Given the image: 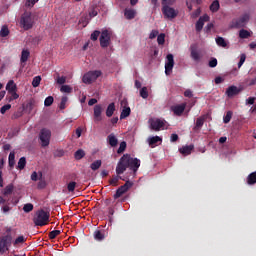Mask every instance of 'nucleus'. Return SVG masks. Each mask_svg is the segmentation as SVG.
<instances>
[{
    "mask_svg": "<svg viewBox=\"0 0 256 256\" xmlns=\"http://www.w3.org/2000/svg\"><path fill=\"white\" fill-rule=\"evenodd\" d=\"M127 167H129V169H131V171H133L134 173H137V169L141 167V160L137 158H133L129 154H124L120 158L116 166L117 175H123V173L127 171Z\"/></svg>",
    "mask_w": 256,
    "mask_h": 256,
    "instance_id": "nucleus-1",
    "label": "nucleus"
},
{
    "mask_svg": "<svg viewBox=\"0 0 256 256\" xmlns=\"http://www.w3.org/2000/svg\"><path fill=\"white\" fill-rule=\"evenodd\" d=\"M49 217V212H46L45 210H39L36 212L34 216V224L37 225L38 227H43L47 225V223H49Z\"/></svg>",
    "mask_w": 256,
    "mask_h": 256,
    "instance_id": "nucleus-2",
    "label": "nucleus"
},
{
    "mask_svg": "<svg viewBox=\"0 0 256 256\" xmlns=\"http://www.w3.org/2000/svg\"><path fill=\"white\" fill-rule=\"evenodd\" d=\"M20 25L25 31H29L35 25V16L31 12H25L21 16Z\"/></svg>",
    "mask_w": 256,
    "mask_h": 256,
    "instance_id": "nucleus-3",
    "label": "nucleus"
},
{
    "mask_svg": "<svg viewBox=\"0 0 256 256\" xmlns=\"http://www.w3.org/2000/svg\"><path fill=\"white\" fill-rule=\"evenodd\" d=\"M113 36V31L110 29H103L100 34V47L103 49L111 45V37Z\"/></svg>",
    "mask_w": 256,
    "mask_h": 256,
    "instance_id": "nucleus-4",
    "label": "nucleus"
},
{
    "mask_svg": "<svg viewBox=\"0 0 256 256\" xmlns=\"http://www.w3.org/2000/svg\"><path fill=\"white\" fill-rule=\"evenodd\" d=\"M149 124H150V128L153 131H163V130L167 129V127H168L167 121H165L164 119H159V118H151L149 120Z\"/></svg>",
    "mask_w": 256,
    "mask_h": 256,
    "instance_id": "nucleus-5",
    "label": "nucleus"
},
{
    "mask_svg": "<svg viewBox=\"0 0 256 256\" xmlns=\"http://www.w3.org/2000/svg\"><path fill=\"white\" fill-rule=\"evenodd\" d=\"M101 77V71L95 70V71H89L86 74H84L82 81L86 85H91V83H94V81H97Z\"/></svg>",
    "mask_w": 256,
    "mask_h": 256,
    "instance_id": "nucleus-6",
    "label": "nucleus"
},
{
    "mask_svg": "<svg viewBox=\"0 0 256 256\" xmlns=\"http://www.w3.org/2000/svg\"><path fill=\"white\" fill-rule=\"evenodd\" d=\"M162 5H163L162 13L166 19H175V17H177L179 12L175 10V8L169 6L173 4H162Z\"/></svg>",
    "mask_w": 256,
    "mask_h": 256,
    "instance_id": "nucleus-7",
    "label": "nucleus"
},
{
    "mask_svg": "<svg viewBox=\"0 0 256 256\" xmlns=\"http://www.w3.org/2000/svg\"><path fill=\"white\" fill-rule=\"evenodd\" d=\"M39 139L42 147H48L51 141V130L44 128L40 131Z\"/></svg>",
    "mask_w": 256,
    "mask_h": 256,
    "instance_id": "nucleus-8",
    "label": "nucleus"
},
{
    "mask_svg": "<svg viewBox=\"0 0 256 256\" xmlns=\"http://www.w3.org/2000/svg\"><path fill=\"white\" fill-rule=\"evenodd\" d=\"M13 238L11 235H6L0 238V253L3 254L5 251H9Z\"/></svg>",
    "mask_w": 256,
    "mask_h": 256,
    "instance_id": "nucleus-9",
    "label": "nucleus"
},
{
    "mask_svg": "<svg viewBox=\"0 0 256 256\" xmlns=\"http://www.w3.org/2000/svg\"><path fill=\"white\" fill-rule=\"evenodd\" d=\"M133 187V182L127 181L123 186L119 187L114 194V199H119V197L125 195Z\"/></svg>",
    "mask_w": 256,
    "mask_h": 256,
    "instance_id": "nucleus-10",
    "label": "nucleus"
},
{
    "mask_svg": "<svg viewBox=\"0 0 256 256\" xmlns=\"http://www.w3.org/2000/svg\"><path fill=\"white\" fill-rule=\"evenodd\" d=\"M173 67H175V60L173 58V54H168L166 56V62H165V74L171 75V72L173 71Z\"/></svg>",
    "mask_w": 256,
    "mask_h": 256,
    "instance_id": "nucleus-11",
    "label": "nucleus"
},
{
    "mask_svg": "<svg viewBox=\"0 0 256 256\" xmlns=\"http://www.w3.org/2000/svg\"><path fill=\"white\" fill-rule=\"evenodd\" d=\"M190 56H191V59H193V61H195L196 63H199V61L203 59V54H201V51H199L197 49V46L195 45H192L190 47Z\"/></svg>",
    "mask_w": 256,
    "mask_h": 256,
    "instance_id": "nucleus-12",
    "label": "nucleus"
},
{
    "mask_svg": "<svg viewBox=\"0 0 256 256\" xmlns=\"http://www.w3.org/2000/svg\"><path fill=\"white\" fill-rule=\"evenodd\" d=\"M249 19V14L242 15L234 22V27H237L238 29H240L241 27H245V25L249 23Z\"/></svg>",
    "mask_w": 256,
    "mask_h": 256,
    "instance_id": "nucleus-13",
    "label": "nucleus"
},
{
    "mask_svg": "<svg viewBox=\"0 0 256 256\" xmlns=\"http://www.w3.org/2000/svg\"><path fill=\"white\" fill-rule=\"evenodd\" d=\"M121 107H123L122 112L120 114V119H126V117H129L131 115V108L127 106V100L123 99L120 102Z\"/></svg>",
    "mask_w": 256,
    "mask_h": 256,
    "instance_id": "nucleus-14",
    "label": "nucleus"
},
{
    "mask_svg": "<svg viewBox=\"0 0 256 256\" xmlns=\"http://www.w3.org/2000/svg\"><path fill=\"white\" fill-rule=\"evenodd\" d=\"M210 17L207 14H204L199 18V20L196 22V31L199 33L200 31L203 30V27L205 23L209 21Z\"/></svg>",
    "mask_w": 256,
    "mask_h": 256,
    "instance_id": "nucleus-15",
    "label": "nucleus"
},
{
    "mask_svg": "<svg viewBox=\"0 0 256 256\" xmlns=\"http://www.w3.org/2000/svg\"><path fill=\"white\" fill-rule=\"evenodd\" d=\"M185 107H187L186 104L172 106L171 111H173L174 115H177L178 117H180V115H183V112L185 111Z\"/></svg>",
    "mask_w": 256,
    "mask_h": 256,
    "instance_id": "nucleus-16",
    "label": "nucleus"
},
{
    "mask_svg": "<svg viewBox=\"0 0 256 256\" xmlns=\"http://www.w3.org/2000/svg\"><path fill=\"white\" fill-rule=\"evenodd\" d=\"M137 15V10L133 8H126L124 10V17L128 20L135 19V16Z\"/></svg>",
    "mask_w": 256,
    "mask_h": 256,
    "instance_id": "nucleus-17",
    "label": "nucleus"
},
{
    "mask_svg": "<svg viewBox=\"0 0 256 256\" xmlns=\"http://www.w3.org/2000/svg\"><path fill=\"white\" fill-rule=\"evenodd\" d=\"M101 113H103V107H101V105H96L94 107V119H95V121H102L103 117H101Z\"/></svg>",
    "mask_w": 256,
    "mask_h": 256,
    "instance_id": "nucleus-18",
    "label": "nucleus"
},
{
    "mask_svg": "<svg viewBox=\"0 0 256 256\" xmlns=\"http://www.w3.org/2000/svg\"><path fill=\"white\" fill-rule=\"evenodd\" d=\"M239 94V88L237 86H230L226 90L227 97H235V95Z\"/></svg>",
    "mask_w": 256,
    "mask_h": 256,
    "instance_id": "nucleus-19",
    "label": "nucleus"
},
{
    "mask_svg": "<svg viewBox=\"0 0 256 256\" xmlns=\"http://www.w3.org/2000/svg\"><path fill=\"white\" fill-rule=\"evenodd\" d=\"M162 141L163 139L159 136H152L148 138V144L150 145V147H155V145L161 143Z\"/></svg>",
    "mask_w": 256,
    "mask_h": 256,
    "instance_id": "nucleus-20",
    "label": "nucleus"
},
{
    "mask_svg": "<svg viewBox=\"0 0 256 256\" xmlns=\"http://www.w3.org/2000/svg\"><path fill=\"white\" fill-rule=\"evenodd\" d=\"M252 35H253V31H251V30L241 29L239 31L240 39H249V37H251Z\"/></svg>",
    "mask_w": 256,
    "mask_h": 256,
    "instance_id": "nucleus-21",
    "label": "nucleus"
},
{
    "mask_svg": "<svg viewBox=\"0 0 256 256\" xmlns=\"http://www.w3.org/2000/svg\"><path fill=\"white\" fill-rule=\"evenodd\" d=\"M107 141L109 143V145L111 147H117V143H119V140L117 139V137L115 136V134H110L108 137H107Z\"/></svg>",
    "mask_w": 256,
    "mask_h": 256,
    "instance_id": "nucleus-22",
    "label": "nucleus"
},
{
    "mask_svg": "<svg viewBox=\"0 0 256 256\" xmlns=\"http://www.w3.org/2000/svg\"><path fill=\"white\" fill-rule=\"evenodd\" d=\"M194 146L193 145H189V146H183L182 148L179 149V152L182 155H191V151H193Z\"/></svg>",
    "mask_w": 256,
    "mask_h": 256,
    "instance_id": "nucleus-23",
    "label": "nucleus"
},
{
    "mask_svg": "<svg viewBox=\"0 0 256 256\" xmlns=\"http://www.w3.org/2000/svg\"><path fill=\"white\" fill-rule=\"evenodd\" d=\"M6 91H8V93H11L13 91H17V84H15V81L10 80L7 85H6Z\"/></svg>",
    "mask_w": 256,
    "mask_h": 256,
    "instance_id": "nucleus-24",
    "label": "nucleus"
},
{
    "mask_svg": "<svg viewBox=\"0 0 256 256\" xmlns=\"http://www.w3.org/2000/svg\"><path fill=\"white\" fill-rule=\"evenodd\" d=\"M114 113H115V103H110L106 109V115L108 117H113Z\"/></svg>",
    "mask_w": 256,
    "mask_h": 256,
    "instance_id": "nucleus-25",
    "label": "nucleus"
},
{
    "mask_svg": "<svg viewBox=\"0 0 256 256\" xmlns=\"http://www.w3.org/2000/svg\"><path fill=\"white\" fill-rule=\"evenodd\" d=\"M221 7V5L219 4V2L217 0H214L211 5H210V11L212 13H217V11H219V8Z\"/></svg>",
    "mask_w": 256,
    "mask_h": 256,
    "instance_id": "nucleus-26",
    "label": "nucleus"
},
{
    "mask_svg": "<svg viewBox=\"0 0 256 256\" xmlns=\"http://www.w3.org/2000/svg\"><path fill=\"white\" fill-rule=\"evenodd\" d=\"M29 55H31L29 50H22L21 58H20L21 63H27V60L29 59Z\"/></svg>",
    "mask_w": 256,
    "mask_h": 256,
    "instance_id": "nucleus-27",
    "label": "nucleus"
},
{
    "mask_svg": "<svg viewBox=\"0 0 256 256\" xmlns=\"http://www.w3.org/2000/svg\"><path fill=\"white\" fill-rule=\"evenodd\" d=\"M247 183H248V185H255V183H256V171L252 172L251 174L248 175Z\"/></svg>",
    "mask_w": 256,
    "mask_h": 256,
    "instance_id": "nucleus-28",
    "label": "nucleus"
},
{
    "mask_svg": "<svg viewBox=\"0 0 256 256\" xmlns=\"http://www.w3.org/2000/svg\"><path fill=\"white\" fill-rule=\"evenodd\" d=\"M26 241L25 236H18L14 242L13 245L14 247H19V245H23V243Z\"/></svg>",
    "mask_w": 256,
    "mask_h": 256,
    "instance_id": "nucleus-29",
    "label": "nucleus"
},
{
    "mask_svg": "<svg viewBox=\"0 0 256 256\" xmlns=\"http://www.w3.org/2000/svg\"><path fill=\"white\" fill-rule=\"evenodd\" d=\"M15 189V186L13 184H8L5 188H4V192L3 195H11V193H13V190Z\"/></svg>",
    "mask_w": 256,
    "mask_h": 256,
    "instance_id": "nucleus-30",
    "label": "nucleus"
},
{
    "mask_svg": "<svg viewBox=\"0 0 256 256\" xmlns=\"http://www.w3.org/2000/svg\"><path fill=\"white\" fill-rule=\"evenodd\" d=\"M27 165V159H25V157H21L18 161V169H20V171H22V169H25V166Z\"/></svg>",
    "mask_w": 256,
    "mask_h": 256,
    "instance_id": "nucleus-31",
    "label": "nucleus"
},
{
    "mask_svg": "<svg viewBox=\"0 0 256 256\" xmlns=\"http://www.w3.org/2000/svg\"><path fill=\"white\" fill-rule=\"evenodd\" d=\"M216 43H217V45H218L219 47H224V48L227 47V45H228L227 41L224 40L223 37H217V38H216Z\"/></svg>",
    "mask_w": 256,
    "mask_h": 256,
    "instance_id": "nucleus-32",
    "label": "nucleus"
},
{
    "mask_svg": "<svg viewBox=\"0 0 256 256\" xmlns=\"http://www.w3.org/2000/svg\"><path fill=\"white\" fill-rule=\"evenodd\" d=\"M9 167H15V152H10L8 157Z\"/></svg>",
    "mask_w": 256,
    "mask_h": 256,
    "instance_id": "nucleus-33",
    "label": "nucleus"
},
{
    "mask_svg": "<svg viewBox=\"0 0 256 256\" xmlns=\"http://www.w3.org/2000/svg\"><path fill=\"white\" fill-rule=\"evenodd\" d=\"M94 238L96 239V241H103L105 239V235L102 234L100 230H97L94 232Z\"/></svg>",
    "mask_w": 256,
    "mask_h": 256,
    "instance_id": "nucleus-34",
    "label": "nucleus"
},
{
    "mask_svg": "<svg viewBox=\"0 0 256 256\" xmlns=\"http://www.w3.org/2000/svg\"><path fill=\"white\" fill-rule=\"evenodd\" d=\"M101 164V160H96L90 165V169H92V171H97V169L101 167Z\"/></svg>",
    "mask_w": 256,
    "mask_h": 256,
    "instance_id": "nucleus-35",
    "label": "nucleus"
},
{
    "mask_svg": "<svg viewBox=\"0 0 256 256\" xmlns=\"http://www.w3.org/2000/svg\"><path fill=\"white\" fill-rule=\"evenodd\" d=\"M204 123H205V117L197 118L195 129H201Z\"/></svg>",
    "mask_w": 256,
    "mask_h": 256,
    "instance_id": "nucleus-36",
    "label": "nucleus"
},
{
    "mask_svg": "<svg viewBox=\"0 0 256 256\" xmlns=\"http://www.w3.org/2000/svg\"><path fill=\"white\" fill-rule=\"evenodd\" d=\"M60 91L61 93H73V88L69 85H62Z\"/></svg>",
    "mask_w": 256,
    "mask_h": 256,
    "instance_id": "nucleus-37",
    "label": "nucleus"
},
{
    "mask_svg": "<svg viewBox=\"0 0 256 256\" xmlns=\"http://www.w3.org/2000/svg\"><path fill=\"white\" fill-rule=\"evenodd\" d=\"M75 159L79 160V159H83L85 157V151L83 150H77L74 154Z\"/></svg>",
    "mask_w": 256,
    "mask_h": 256,
    "instance_id": "nucleus-38",
    "label": "nucleus"
},
{
    "mask_svg": "<svg viewBox=\"0 0 256 256\" xmlns=\"http://www.w3.org/2000/svg\"><path fill=\"white\" fill-rule=\"evenodd\" d=\"M140 97H142V99H147V97H149L147 87H143L142 89H140Z\"/></svg>",
    "mask_w": 256,
    "mask_h": 256,
    "instance_id": "nucleus-39",
    "label": "nucleus"
},
{
    "mask_svg": "<svg viewBox=\"0 0 256 256\" xmlns=\"http://www.w3.org/2000/svg\"><path fill=\"white\" fill-rule=\"evenodd\" d=\"M9 35V28L7 26H2L0 30V37H7Z\"/></svg>",
    "mask_w": 256,
    "mask_h": 256,
    "instance_id": "nucleus-40",
    "label": "nucleus"
},
{
    "mask_svg": "<svg viewBox=\"0 0 256 256\" xmlns=\"http://www.w3.org/2000/svg\"><path fill=\"white\" fill-rule=\"evenodd\" d=\"M32 210H33V204L31 203H27L23 206L24 213H31Z\"/></svg>",
    "mask_w": 256,
    "mask_h": 256,
    "instance_id": "nucleus-41",
    "label": "nucleus"
},
{
    "mask_svg": "<svg viewBox=\"0 0 256 256\" xmlns=\"http://www.w3.org/2000/svg\"><path fill=\"white\" fill-rule=\"evenodd\" d=\"M67 82V77L65 76H58L56 78V83H58V85H65V83Z\"/></svg>",
    "mask_w": 256,
    "mask_h": 256,
    "instance_id": "nucleus-42",
    "label": "nucleus"
},
{
    "mask_svg": "<svg viewBox=\"0 0 256 256\" xmlns=\"http://www.w3.org/2000/svg\"><path fill=\"white\" fill-rule=\"evenodd\" d=\"M158 45H165V34H159L157 37Z\"/></svg>",
    "mask_w": 256,
    "mask_h": 256,
    "instance_id": "nucleus-43",
    "label": "nucleus"
},
{
    "mask_svg": "<svg viewBox=\"0 0 256 256\" xmlns=\"http://www.w3.org/2000/svg\"><path fill=\"white\" fill-rule=\"evenodd\" d=\"M232 117H233V112L228 111L223 118L224 123H229Z\"/></svg>",
    "mask_w": 256,
    "mask_h": 256,
    "instance_id": "nucleus-44",
    "label": "nucleus"
},
{
    "mask_svg": "<svg viewBox=\"0 0 256 256\" xmlns=\"http://www.w3.org/2000/svg\"><path fill=\"white\" fill-rule=\"evenodd\" d=\"M125 149H127V142L123 141L120 143L117 153L121 154L123 151H125Z\"/></svg>",
    "mask_w": 256,
    "mask_h": 256,
    "instance_id": "nucleus-45",
    "label": "nucleus"
},
{
    "mask_svg": "<svg viewBox=\"0 0 256 256\" xmlns=\"http://www.w3.org/2000/svg\"><path fill=\"white\" fill-rule=\"evenodd\" d=\"M8 93L9 95H11L9 101H15V99H19V94H17V90Z\"/></svg>",
    "mask_w": 256,
    "mask_h": 256,
    "instance_id": "nucleus-46",
    "label": "nucleus"
},
{
    "mask_svg": "<svg viewBox=\"0 0 256 256\" xmlns=\"http://www.w3.org/2000/svg\"><path fill=\"white\" fill-rule=\"evenodd\" d=\"M45 107H51L53 105V96H48L44 101Z\"/></svg>",
    "mask_w": 256,
    "mask_h": 256,
    "instance_id": "nucleus-47",
    "label": "nucleus"
},
{
    "mask_svg": "<svg viewBox=\"0 0 256 256\" xmlns=\"http://www.w3.org/2000/svg\"><path fill=\"white\" fill-rule=\"evenodd\" d=\"M40 84H41V76L34 77L32 81V86L37 87Z\"/></svg>",
    "mask_w": 256,
    "mask_h": 256,
    "instance_id": "nucleus-48",
    "label": "nucleus"
},
{
    "mask_svg": "<svg viewBox=\"0 0 256 256\" xmlns=\"http://www.w3.org/2000/svg\"><path fill=\"white\" fill-rule=\"evenodd\" d=\"M246 59H247V56L245 54L240 55V61L238 62V69H241V67H243V63H245Z\"/></svg>",
    "mask_w": 256,
    "mask_h": 256,
    "instance_id": "nucleus-49",
    "label": "nucleus"
},
{
    "mask_svg": "<svg viewBox=\"0 0 256 256\" xmlns=\"http://www.w3.org/2000/svg\"><path fill=\"white\" fill-rule=\"evenodd\" d=\"M9 109H11V104H6V105L1 107L0 113L2 115H5V113H7V111H9Z\"/></svg>",
    "mask_w": 256,
    "mask_h": 256,
    "instance_id": "nucleus-50",
    "label": "nucleus"
},
{
    "mask_svg": "<svg viewBox=\"0 0 256 256\" xmlns=\"http://www.w3.org/2000/svg\"><path fill=\"white\" fill-rule=\"evenodd\" d=\"M101 35V32L99 30H95L92 34H91V39L92 41H97V39H99V36Z\"/></svg>",
    "mask_w": 256,
    "mask_h": 256,
    "instance_id": "nucleus-51",
    "label": "nucleus"
},
{
    "mask_svg": "<svg viewBox=\"0 0 256 256\" xmlns=\"http://www.w3.org/2000/svg\"><path fill=\"white\" fill-rule=\"evenodd\" d=\"M75 187H77V183L76 182H70L67 186V189L70 193H73V191H75Z\"/></svg>",
    "mask_w": 256,
    "mask_h": 256,
    "instance_id": "nucleus-52",
    "label": "nucleus"
},
{
    "mask_svg": "<svg viewBox=\"0 0 256 256\" xmlns=\"http://www.w3.org/2000/svg\"><path fill=\"white\" fill-rule=\"evenodd\" d=\"M68 98L67 96H63L60 102V109H65V105H67Z\"/></svg>",
    "mask_w": 256,
    "mask_h": 256,
    "instance_id": "nucleus-53",
    "label": "nucleus"
},
{
    "mask_svg": "<svg viewBox=\"0 0 256 256\" xmlns=\"http://www.w3.org/2000/svg\"><path fill=\"white\" fill-rule=\"evenodd\" d=\"M121 179V177L119 176H115L110 180V185H113L114 187H116L117 183H119V180Z\"/></svg>",
    "mask_w": 256,
    "mask_h": 256,
    "instance_id": "nucleus-54",
    "label": "nucleus"
},
{
    "mask_svg": "<svg viewBox=\"0 0 256 256\" xmlns=\"http://www.w3.org/2000/svg\"><path fill=\"white\" fill-rule=\"evenodd\" d=\"M60 234H61L60 230H53V231L50 232L49 237L51 239H55V237H57V235H60Z\"/></svg>",
    "mask_w": 256,
    "mask_h": 256,
    "instance_id": "nucleus-55",
    "label": "nucleus"
},
{
    "mask_svg": "<svg viewBox=\"0 0 256 256\" xmlns=\"http://www.w3.org/2000/svg\"><path fill=\"white\" fill-rule=\"evenodd\" d=\"M201 15V8H198L195 12L191 14L192 19H197Z\"/></svg>",
    "mask_w": 256,
    "mask_h": 256,
    "instance_id": "nucleus-56",
    "label": "nucleus"
},
{
    "mask_svg": "<svg viewBox=\"0 0 256 256\" xmlns=\"http://www.w3.org/2000/svg\"><path fill=\"white\" fill-rule=\"evenodd\" d=\"M45 187H47V182H45V180H40L38 182V189H45Z\"/></svg>",
    "mask_w": 256,
    "mask_h": 256,
    "instance_id": "nucleus-57",
    "label": "nucleus"
},
{
    "mask_svg": "<svg viewBox=\"0 0 256 256\" xmlns=\"http://www.w3.org/2000/svg\"><path fill=\"white\" fill-rule=\"evenodd\" d=\"M209 67H217V58H212L210 61H209Z\"/></svg>",
    "mask_w": 256,
    "mask_h": 256,
    "instance_id": "nucleus-58",
    "label": "nucleus"
},
{
    "mask_svg": "<svg viewBox=\"0 0 256 256\" xmlns=\"http://www.w3.org/2000/svg\"><path fill=\"white\" fill-rule=\"evenodd\" d=\"M39 0H27L26 1V7H33L35 3H37Z\"/></svg>",
    "mask_w": 256,
    "mask_h": 256,
    "instance_id": "nucleus-59",
    "label": "nucleus"
},
{
    "mask_svg": "<svg viewBox=\"0 0 256 256\" xmlns=\"http://www.w3.org/2000/svg\"><path fill=\"white\" fill-rule=\"evenodd\" d=\"M159 35V31L157 30H152L150 35H149V38L150 39H155V37H157Z\"/></svg>",
    "mask_w": 256,
    "mask_h": 256,
    "instance_id": "nucleus-60",
    "label": "nucleus"
},
{
    "mask_svg": "<svg viewBox=\"0 0 256 256\" xmlns=\"http://www.w3.org/2000/svg\"><path fill=\"white\" fill-rule=\"evenodd\" d=\"M75 133H76L77 139H79V137H81V134L83 133V128L78 127V128L76 129Z\"/></svg>",
    "mask_w": 256,
    "mask_h": 256,
    "instance_id": "nucleus-61",
    "label": "nucleus"
},
{
    "mask_svg": "<svg viewBox=\"0 0 256 256\" xmlns=\"http://www.w3.org/2000/svg\"><path fill=\"white\" fill-rule=\"evenodd\" d=\"M223 81H225V79H223V77H221V76H218L215 78L216 85L223 83Z\"/></svg>",
    "mask_w": 256,
    "mask_h": 256,
    "instance_id": "nucleus-62",
    "label": "nucleus"
},
{
    "mask_svg": "<svg viewBox=\"0 0 256 256\" xmlns=\"http://www.w3.org/2000/svg\"><path fill=\"white\" fill-rule=\"evenodd\" d=\"M255 103V97H250L246 100V105H253Z\"/></svg>",
    "mask_w": 256,
    "mask_h": 256,
    "instance_id": "nucleus-63",
    "label": "nucleus"
},
{
    "mask_svg": "<svg viewBox=\"0 0 256 256\" xmlns=\"http://www.w3.org/2000/svg\"><path fill=\"white\" fill-rule=\"evenodd\" d=\"M184 95H185L186 97L191 98V97H193V92H192L191 90H186V91L184 92Z\"/></svg>",
    "mask_w": 256,
    "mask_h": 256,
    "instance_id": "nucleus-64",
    "label": "nucleus"
}]
</instances>
